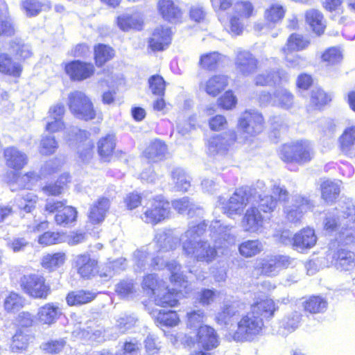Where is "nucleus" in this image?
Returning <instances> with one entry per match:
<instances>
[{
	"label": "nucleus",
	"mask_w": 355,
	"mask_h": 355,
	"mask_svg": "<svg viewBox=\"0 0 355 355\" xmlns=\"http://www.w3.org/2000/svg\"><path fill=\"white\" fill-rule=\"evenodd\" d=\"M245 305L241 302H234L226 305L216 316L218 323L232 327V322L241 319L237 322V329L234 331L233 338L236 341L250 340L254 336L259 334L263 328L262 318L256 315L254 312L250 311L245 315H243Z\"/></svg>",
	"instance_id": "obj_1"
},
{
	"label": "nucleus",
	"mask_w": 355,
	"mask_h": 355,
	"mask_svg": "<svg viewBox=\"0 0 355 355\" xmlns=\"http://www.w3.org/2000/svg\"><path fill=\"white\" fill-rule=\"evenodd\" d=\"M206 225L203 223L196 224L191 222L189 229L181 236L183 253L198 261L211 263L217 256L215 247L206 241L199 239L204 234Z\"/></svg>",
	"instance_id": "obj_2"
},
{
	"label": "nucleus",
	"mask_w": 355,
	"mask_h": 355,
	"mask_svg": "<svg viewBox=\"0 0 355 355\" xmlns=\"http://www.w3.org/2000/svg\"><path fill=\"white\" fill-rule=\"evenodd\" d=\"M134 258L137 266L135 270H144L149 268L159 270L166 267L171 274L170 277L171 282L180 287H187V281L180 272L181 266L175 261L166 262L159 257L153 258L144 250H137L134 253Z\"/></svg>",
	"instance_id": "obj_3"
},
{
	"label": "nucleus",
	"mask_w": 355,
	"mask_h": 355,
	"mask_svg": "<svg viewBox=\"0 0 355 355\" xmlns=\"http://www.w3.org/2000/svg\"><path fill=\"white\" fill-rule=\"evenodd\" d=\"M314 155L311 142L298 140L282 146L280 150L281 159L285 162L304 164L310 162Z\"/></svg>",
	"instance_id": "obj_4"
},
{
	"label": "nucleus",
	"mask_w": 355,
	"mask_h": 355,
	"mask_svg": "<svg viewBox=\"0 0 355 355\" xmlns=\"http://www.w3.org/2000/svg\"><path fill=\"white\" fill-rule=\"evenodd\" d=\"M19 285L24 293L34 299L46 300L51 292L50 285L39 274L24 275L20 278Z\"/></svg>",
	"instance_id": "obj_5"
},
{
	"label": "nucleus",
	"mask_w": 355,
	"mask_h": 355,
	"mask_svg": "<svg viewBox=\"0 0 355 355\" xmlns=\"http://www.w3.org/2000/svg\"><path fill=\"white\" fill-rule=\"evenodd\" d=\"M68 106L71 114L79 119L88 121L96 116L93 103L82 92L74 91L69 94Z\"/></svg>",
	"instance_id": "obj_6"
},
{
	"label": "nucleus",
	"mask_w": 355,
	"mask_h": 355,
	"mask_svg": "<svg viewBox=\"0 0 355 355\" xmlns=\"http://www.w3.org/2000/svg\"><path fill=\"white\" fill-rule=\"evenodd\" d=\"M180 339L182 343L189 347H194L197 345L198 347L207 351L217 347L219 344L217 333L214 329L207 325L199 327L196 338L184 335Z\"/></svg>",
	"instance_id": "obj_7"
},
{
	"label": "nucleus",
	"mask_w": 355,
	"mask_h": 355,
	"mask_svg": "<svg viewBox=\"0 0 355 355\" xmlns=\"http://www.w3.org/2000/svg\"><path fill=\"white\" fill-rule=\"evenodd\" d=\"M254 14V7L248 1H239L234 3L233 14L230 18V31L235 35L243 32V21L252 17Z\"/></svg>",
	"instance_id": "obj_8"
},
{
	"label": "nucleus",
	"mask_w": 355,
	"mask_h": 355,
	"mask_svg": "<svg viewBox=\"0 0 355 355\" xmlns=\"http://www.w3.org/2000/svg\"><path fill=\"white\" fill-rule=\"evenodd\" d=\"M263 123V118L260 113L254 110L245 112L239 121V128L244 135L243 140L261 132Z\"/></svg>",
	"instance_id": "obj_9"
},
{
	"label": "nucleus",
	"mask_w": 355,
	"mask_h": 355,
	"mask_svg": "<svg viewBox=\"0 0 355 355\" xmlns=\"http://www.w3.org/2000/svg\"><path fill=\"white\" fill-rule=\"evenodd\" d=\"M293 262V259L285 255H272L258 260L256 268L261 270V273L272 277L277 275L284 268H288Z\"/></svg>",
	"instance_id": "obj_10"
},
{
	"label": "nucleus",
	"mask_w": 355,
	"mask_h": 355,
	"mask_svg": "<svg viewBox=\"0 0 355 355\" xmlns=\"http://www.w3.org/2000/svg\"><path fill=\"white\" fill-rule=\"evenodd\" d=\"M169 211V202L162 197H157L141 218L144 222L155 225L168 218Z\"/></svg>",
	"instance_id": "obj_11"
},
{
	"label": "nucleus",
	"mask_w": 355,
	"mask_h": 355,
	"mask_svg": "<svg viewBox=\"0 0 355 355\" xmlns=\"http://www.w3.org/2000/svg\"><path fill=\"white\" fill-rule=\"evenodd\" d=\"M249 200L250 196H248V189L241 187L235 190L229 200L223 205L222 209L229 217H232L234 215H240Z\"/></svg>",
	"instance_id": "obj_12"
},
{
	"label": "nucleus",
	"mask_w": 355,
	"mask_h": 355,
	"mask_svg": "<svg viewBox=\"0 0 355 355\" xmlns=\"http://www.w3.org/2000/svg\"><path fill=\"white\" fill-rule=\"evenodd\" d=\"M292 200L293 204L285 206L284 211L289 221L296 223L302 218L305 212L312 208L313 205L309 198L300 194L293 196Z\"/></svg>",
	"instance_id": "obj_13"
},
{
	"label": "nucleus",
	"mask_w": 355,
	"mask_h": 355,
	"mask_svg": "<svg viewBox=\"0 0 355 355\" xmlns=\"http://www.w3.org/2000/svg\"><path fill=\"white\" fill-rule=\"evenodd\" d=\"M234 131H229L211 137L208 141V150L212 154H224L236 141Z\"/></svg>",
	"instance_id": "obj_14"
},
{
	"label": "nucleus",
	"mask_w": 355,
	"mask_h": 355,
	"mask_svg": "<svg viewBox=\"0 0 355 355\" xmlns=\"http://www.w3.org/2000/svg\"><path fill=\"white\" fill-rule=\"evenodd\" d=\"M65 71L71 80L80 81L92 76L94 67L91 63L76 60L66 64Z\"/></svg>",
	"instance_id": "obj_15"
},
{
	"label": "nucleus",
	"mask_w": 355,
	"mask_h": 355,
	"mask_svg": "<svg viewBox=\"0 0 355 355\" xmlns=\"http://www.w3.org/2000/svg\"><path fill=\"white\" fill-rule=\"evenodd\" d=\"M3 156L6 166L15 171L22 169L28 162L27 155L14 146L6 148L4 150Z\"/></svg>",
	"instance_id": "obj_16"
},
{
	"label": "nucleus",
	"mask_w": 355,
	"mask_h": 355,
	"mask_svg": "<svg viewBox=\"0 0 355 355\" xmlns=\"http://www.w3.org/2000/svg\"><path fill=\"white\" fill-rule=\"evenodd\" d=\"M73 132L78 144V153L83 162L90 159L93 155V142L88 139L89 133L85 130L74 128Z\"/></svg>",
	"instance_id": "obj_17"
},
{
	"label": "nucleus",
	"mask_w": 355,
	"mask_h": 355,
	"mask_svg": "<svg viewBox=\"0 0 355 355\" xmlns=\"http://www.w3.org/2000/svg\"><path fill=\"white\" fill-rule=\"evenodd\" d=\"M241 224L245 231L257 232L263 227V218L259 209L252 206L246 210Z\"/></svg>",
	"instance_id": "obj_18"
},
{
	"label": "nucleus",
	"mask_w": 355,
	"mask_h": 355,
	"mask_svg": "<svg viewBox=\"0 0 355 355\" xmlns=\"http://www.w3.org/2000/svg\"><path fill=\"white\" fill-rule=\"evenodd\" d=\"M62 314L61 309L53 303H46L38 309L36 320L49 326L54 324Z\"/></svg>",
	"instance_id": "obj_19"
},
{
	"label": "nucleus",
	"mask_w": 355,
	"mask_h": 355,
	"mask_svg": "<svg viewBox=\"0 0 355 355\" xmlns=\"http://www.w3.org/2000/svg\"><path fill=\"white\" fill-rule=\"evenodd\" d=\"M154 241L158 252H168L175 249L181 239L171 230H161L156 234Z\"/></svg>",
	"instance_id": "obj_20"
},
{
	"label": "nucleus",
	"mask_w": 355,
	"mask_h": 355,
	"mask_svg": "<svg viewBox=\"0 0 355 355\" xmlns=\"http://www.w3.org/2000/svg\"><path fill=\"white\" fill-rule=\"evenodd\" d=\"M235 64L236 69L243 76L254 73L257 68V60L248 51L237 53Z\"/></svg>",
	"instance_id": "obj_21"
},
{
	"label": "nucleus",
	"mask_w": 355,
	"mask_h": 355,
	"mask_svg": "<svg viewBox=\"0 0 355 355\" xmlns=\"http://www.w3.org/2000/svg\"><path fill=\"white\" fill-rule=\"evenodd\" d=\"M171 42V31L168 28L157 27L149 40V46L153 51H162Z\"/></svg>",
	"instance_id": "obj_22"
},
{
	"label": "nucleus",
	"mask_w": 355,
	"mask_h": 355,
	"mask_svg": "<svg viewBox=\"0 0 355 355\" xmlns=\"http://www.w3.org/2000/svg\"><path fill=\"white\" fill-rule=\"evenodd\" d=\"M78 273L83 278H90L98 272L97 261L88 254H80L76 259Z\"/></svg>",
	"instance_id": "obj_23"
},
{
	"label": "nucleus",
	"mask_w": 355,
	"mask_h": 355,
	"mask_svg": "<svg viewBox=\"0 0 355 355\" xmlns=\"http://www.w3.org/2000/svg\"><path fill=\"white\" fill-rule=\"evenodd\" d=\"M277 310V307L274 301L268 297H258L252 305L250 311L254 312L256 315L264 318H272L274 313Z\"/></svg>",
	"instance_id": "obj_24"
},
{
	"label": "nucleus",
	"mask_w": 355,
	"mask_h": 355,
	"mask_svg": "<svg viewBox=\"0 0 355 355\" xmlns=\"http://www.w3.org/2000/svg\"><path fill=\"white\" fill-rule=\"evenodd\" d=\"M316 243L314 230L310 228L304 229L293 237V245L297 250L311 248Z\"/></svg>",
	"instance_id": "obj_25"
},
{
	"label": "nucleus",
	"mask_w": 355,
	"mask_h": 355,
	"mask_svg": "<svg viewBox=\"0 0 355 355\" xmlns=\"http://www.w3.org/2000/svg\"><path fill=\"white\" fill-rule=\"evenodd\" d=\"M227 85V77L224 75H216L209 78L205 84L200 87L204 89L209 95L216 96Z\"/></svg>",
	"instance_id": "obj_26"
},
{
	"label": "nucleus",
	"mask_w": 355,
	"mask_h": 355,
	"mask_svg": "<svg viewBox=\"0 0 355 355\" xmlns=\"http://www.w3.org/2000/svg\"><path fill=\"white\" fill-rule=\"evenodd\" d=\"M287 79L288 75L284 71H266L257 75L254 81L256 85L265 86L286 81Z\"/></svg>",
	"instance_id": "obj_27"
},
{
	"label": "nucleus",
	"mask_w": 355,
	"mask_h": 355,
	"mask_svg": "<svg viewBox=\"0 0 355 355\" xmlns=\"http://www.w3.org/2000/svg\"><path fill=\"white\" fill-rule=\"evenodd\" d=\"M110 207V200L106 198H100L90 208L89 218L93 223L102 222Z\"/></svg>",
	"instance_id": "obj_28"
},
{
	"label": "nucleus",
	"mask_w": 355,
	"mask_h": 355,
	"mask_svg": "<svg viewBox=\"0 0 355 355\" xmlns=\"http://www.w3.org/2000/svg\"><path fill=\"white\" fill-rule=\"evenodd\" d=\"M166 144L160 140L152 141L144 152V156L153 162L162 160L166 154Z\"/></svg>",
	"instance_id": "obj_29"
},
{
	"label": "nucleus",
	"mask_w": 355,
	"mask_h": 355,
	"mask_svg": "<svg viewBox=\"0 0 355 355\" xmlns=\"http://www.w3.org/2000/svg\"><path fill=\"white\" fill-rule=\"evenodd\" d=\"M96 297V293L89 291L79 290L68 293L66 300L69 306H79L92 302Z\"/></svg>",
	"instance_id": "obj_30"
},
{
	"label": "nucleus",
	"mask_w": 355,
	"mask_h": 355,
	"mask_svg": "<svg viewBox=\"0 0 355 355\" xmlns=\"http://www.w3.org/2000/svg\"><path fill=\"white\" fill-rule=\"evenodd\" d=\"M78 212L71 206H65L55 216V221L57 225L62 227H69L73 224L77 218Z\"/></svg>",
	"instance_id": "obj_31"
},
{
	"label": "nucleus",
	"mask_w": 355,
	"mask_h": 355,
	"mask_svg": "<svg viewBox=\"0 0 355 355\" xmlns=\"http://www.w3.org/2000/svg\"><path fill=\"white\" fill-rule=\"evenodd\" d=\"M158 7L159 12L166 20H175L181 16V10L171 0H160Z\"/></svg>",
	"instance_id": "obj_32"
},
{
	"label": "nucleus",
	"mask_w": 355,
	"mask_h": 355,
	"mask_svg": "<svg viewBox=\"0 0 355 355\" xmlns=\"http://www.w3.org/2000/svg\"><path fill=\"white\" fill-rule=\"evenodd\" d=\"M302 314L298 311H292L288 313L280 322V329L282 334L294 331L298 328L302 320Z\"/></svg>",
	"instance_id": "obj_33"
},
{
	"label": "nucleus",
	"mask_w": 355,
	"mask_h": 355,
	"mask_svg": "<svg viewBox=\"0 0 355 355\" xmlns=\"http://www.w3.org/2000/svg\"><path fill=\"white\" fill-rule=\"evenodd\" d=\"M263 250V246L259 240H247L239 245V251L241 255L249 258L256 256Z\"/></svg>",
	"instance_id": "obj_34"
},
{
	"label": "nucleus",
	"mask_w": 355,
	"mask_h": 355,
	"mask_svg": "<svg viewBox=\"0 0 355 355\" xmlns=\"http://www.w3.org/2000/svg\"><path fill=\"white\" fill-rule=\"evenodd\" d=\"M310 42L297 33L291 34L287 40L285 46L282 49L283 53L293 51H302L306 49Z\"/></svg>",
	"instance_id": "obj_35"
},
{
	"label": "nucleus",
	"mask_w": 355,
	"mask_h": 355,
	"mask_svg": "<svg viewBox=\"0 0 355 355\" xmlns=\"http://www.w3.org/2000/svg\"><path fill=\"white\" fill-rule=\"evenodd\" d=\"M179 295L180 293L178 292L171 293L164 286V288H162L160 292L155 297V302L157 305L161 306H175L178 304Z\"/></svg>",
	"instance_id": "obj_36"
},
{
	"label": "nucleus",
	"mask_w": 355,
	"mask_h": 355,
	"mask_svg": "<svg viewBox=\"0 0 355 355\" xmlns=\"http://www.w3.org/2000/svg\"><path fill=\"white\" fill-rule=\"evenodd\" d=\"M322 197L326 202H333L340 192L339 182L325 180L321 184Z\"/></svg>",
	"instance_id": "obj_37"
},
{
	"label": "nucleus",
	"mask_w": 355,
	"mask_h": 355,
	"mask_svg": "<svg viewBox=\"0 0 355 355\" xmlns=\"http://www.w3.org/2000/svg\"><path fill=\"white\" fill-rule=\"evenodd\" d=\"M21 71V66L13 62L6 53L0 55V72L15 77L19 76Z\"/></svg>",
	"instance_id": "obj_38"
},
{
	"label": "nucleus",
	"mask_w": 355,
	"mask_h": 355,
	"mask_svg": "<svg viewBox=\"0 0 355 355\" xmlns=\"http://www.w3.org/2000/svg\"><path fill=\"white\" fill-rule=\"evenodd\" d=\"M322 14L317 10H310L306 13V21L318 35L324 32L325 25Z\"/></svg>",
	"instance_id": "obj_39"
},
{
	"label": "nucleus",
	"mask_w": 355,
	"mask_h": 355,
	"mask_svg": "<svg viewBox=\"0 0 355 355\" xmlns=\"http://www.w3.org/2000/svg\"><path fill=\"white\" fill-rule=\"evenodd\" d=\"M115 144V136L112 134H108L101 138L98 142L99 155L105 159L109 158L113 153Z\"/></svg>",
	"instance_id": "obj_40"
},
{
	"label": "nucleus",
	"mask_w": 355,
	"mask_h": 355,
	"mask_svg": "<svg viewBox=\"0 0 355 355\" xmlns=\"http://www.w3.org/2000/svg\"><path fill=\"white\" fill-rule=\"evenodd\" d=\"M171 178L178 191H187L191 186L190 178L182 168L173 169L171 172Z\"/></svg>",
	"instance_id": "obj_41"
},
{
	"label": "nucleus",
	"mask_w": 355,
	"mask_h": 355,
	"mask_svg": "<svg viewBox=\"0 0 355 355\" xmlns=\"http://www.w3.org/2000/svg\"><path fill=\"white\" fill-rule=\"evenodd\" d=\"M165 282L158 280L155 275H148L144 279L142 283L143 289L148 295H157L162 288H164Z\"/></svg>",
	"instance_id": "obj_42"
},
{
	"label": "nucleus",
	"mask_w": 355,
	"mask_h": 355,
	"mask_svg": "<svg viewBox=\"0 0 355 355\" xmlns=\"http://www.w3.org/2000/svg\"><path fill=\"white\" fill-rule=\"evenodd\" d=\"M354 254L345 250H338L334 255V264L338 268L348 270L354 263Z\"/></svg>",
	"instance_id": "obj_43"
},
{
	"label": "nucleus",
	"mask_w": 355,
	"mask_h": 355,
	"mask_svg": "<svg viewBox=\"0 0 355 355\" xmlns=\"http://www.w3.org/2000/svg\"><path fill=\"white\" fill-rule=\"evenodd\" d=\"M327 306L326 300L319 296H312L303 302L304 310L310 313H322L326 310Z\"/></svg>",
	"instance_id": "obj_44"
},
{
	"label": "nucleus",
	"mask_w": 355,
	"mask_h": 355,
	"mask_svg": "<svg viewBox=\"0 0 355 355\" xmlns=\"http://www.w3.org/2000/svg\"><path fill=\"white\" fill-rule=\"evenodd\" d=\"M65 258L66 255L63 252H57L53 254H48L43 257L42 266L47 270H53L64 263Z\"/></svg>",
	"instance_id": "obj_45"
},
{
	"label": "nucleus",
	"mask_w": 355,
	"mask_h": 355,
	"mask_svg": "<svg viewBox=\"0 0 355 355\" xmlns=\"http://www.w3.org/2000/svg\"><path fill=\"white\" fill-rule=\"evenodd\" d=\"M285 9L279 3H272L264 12V17L267 22L277 24L284 17Z\"/></svg>",
	"instance_id": "obj_46"
},
{
	"label": "nucleus",
	"mask_w": 355,
	"mask_h": 355,
	"mask_svg": "<svg viewBox=\"0 0 355 355\" xmlns=\"http://www.w3.org/2000/svg\"><path fill=\"white\" fill-rule=\"evenodd\" d=\"M114 51L109 46L98 44L94 48V58L98 66H102L114 57Z\"/></svg>",
	"instance_id": "obj_47"
},
{
	"label": "nucleus",
	"mask_w": 355,
	"mask_h": 355,
	"mask_svg": "<svg viewBox=\"0 0 355 355\" xmlns=\"http://www.w3.org/2000/svg\"><path fill=\"white\" fill-rule=\"evenodd\" d=\"M210 228L214 234L212 236L216 240L223 239L225 241L233 240V236L230 233L231 227L230 226H223L219 220L213 221Z\"/></svg>",
	"instance_id": "obj_48"
},
{
	"label": "nucleus",
	"mask_w": 355,
	"mask_h": 355,
	"mask_svg": "<svg viewBox=\"0 0 355 355\" xmlns=\"http://www.w3.org/2000/svg\"><path fill=\"white\" fill-rule=\"evenodd\" d=\"M37 198L32 193L27 192L19 195L16 198L18 207L24 210L26 213L32 211L35 208Z\"/></svg>",
	"instance_id": "obj_49"
},
{
	"label": "nucleus",
	"mask_w": 355,
	"mask_h": 355,
	"mask_svg": "<svg viewBox=\"0 0 355 355\" xmlns=\"http://www.w3.org/2000/svg\"><path fill=\"white\" fill-rule=\"evenodd\" d=\"M293 103V95L285 89L277 90L274 96L273 105L284 109H289Z\"/></svg>",
	"instance_id": "obj_50"
},
{
	"label": "nucleus",
	"mask_w": 355,
	"mask_h": 355,
	"mask_svg": "<svg viewBox=\"0 0 355 355\" xmlns=\"http://www.w3.org/2000/svg\"><path fill=\"white\" fill-rule=\"evenodd\" d=\"M137 322V319L135 315L123 314L116 318L115 328L119 333L124 334L134 327Z\"/></svg>",
	"instance_id": "obj_51"
},
{
	"label": "nucleus",
	"mask_w": 355,
	"mask_h": 355,
	"mask_svg": "<svg viewBox=\"0 0 355 355\" xmlns=\"http://www.w3.org/2000/svg\"><path fill=\"white\" fill-rule=\"evenodd\" d=\"M25 299L16 293H10L4 300V308L7 311L14 312L24 306Z\"/></svg>",
	"instance_id": "obj_52"
},
{
	"label": "nucleus",
	"mask_w": 355,
	"mask_h": 355,
	"mask_svg": "<svg viewBox=\"0 0 355 355\" xmlns=\"http://www.w3.org/2000/svg\"><path fill=\"white\" fill-rule=\"evenodd\" d=\"M58 148V144L52 135L44 136L40 144L39 150L42 155H50L53 154Z\"/></svg>",
	"instance_id": "obj_53"
},
{
	"label": "nucleus",
	"mask_w": 355,
	"mask_h": 355,
	"mask_svg": "<svg viewBox=\"0 0 355 355\" xmlns=\"http://www.w3.org/2000/svg\"><path fill=\"white\" fill-rule=\"evenodd\" d=\"M31 336L19 330L12 337V342L11 347L12 351L17 352L18 350L26 349L29 344Z\"/></svg>",
	"instance_id": "obj_54"
},
{
	"label": "nucleus",
	"mask_w": 355,
	"mask_h": 355,
	"mask_svg": "<svg viewBox=\"0 0 355 355\" xmlns=\"http://www.w3.org/2000/svg\"><path fill=\"white\" fill-rule=\"evenodd\" d=\"M10 48L19 58L26 59L32 55L30 46L21 39L16 38L12 40L10 44Z\"/></svg>",
	"instance_id": "obj_55"
},
{
	"label": "nucleus",
	"mask_w": 355,
	"mask_h": 355,
	"mask_svg": "<svg viewBox=\"0 0 355 355\" xmlns=\"http://www.w3.org/2000/svg\"><path fill=\"white\" fill-rule=\"evenodd\" d=\"M255 199H259V207L265 213H270L277 207V200L272 196H263L259 192L254 193Z\"/></svg>",
	"instance_id": "obj_56"
},
{
	"label": "nucleus",
	"mask_w": 355,
	"mask_h": 355,
	"mask_svg": "<svg viewBox=\"0 0 355 355\" xmlns=\"http://www.w3.org/2000/svg\"><path fill=\"white\" fill-rule=\"evenodd\" d=\"M355 142V127L347 128L340 137V148L347 153Z\"/></svg>",
	"instance_id": "obj_57"
},
{
	"label": "nucleus",
	"mask_w": 355,
	"mask_h": 355,
	"mask_svg": "<svg viewBox=\"0 0 355 355\" xmlns=\"http://www.w3.org/2000/svg\"><path fill=\"white\" fill-rule=\"evenodd\" d=\"M221 58L220 55L217 52H211L203 54L200 56L199 65L206 69H214Z\"/></svg>",
	"instance_id": "obj_58"
},
{
	"label": "nucleus",
	"mask_w": 355,
	"mask_h": 355,
	"mask_svg": "<svg viewBox=\"0 0 355 355\" xmlns=\"http://www.w3.org/2000/svg\"><path fill=\"white\" fill-rule=\"evenodd\" d=\"M117 23L119 27L124 31H127L130 29H139L141 26L139 19L129 15L119 17Z\"/></svg>",
	"instance_id": "obj_59"
},
{
	"label": "nucleus",
	"mask_w": 355,
	"mask_h": 355,
	"mask_svg": "<svg viewBox=\"0 0 355 355\" xmlns=\"http://www.w3.org/2000/svg\"><path fill=\"white\" fill-rule=\"evenodd\" d=\"M3 8H0V35H12L15 33V29L7 19V12L6 6L2 3Z\"/></svg>",
	"instance_id": "obj_60"
},
{
	"label": "nucleus",
	"mask_w": 355,
	"mask_h": 355,
	"mask_svg": "<svg viewBox=\"0 0 355 355\" xmlns=\"http://www.w3.org/2000/svg\"><path fill=\"white\" fill-rule=\"evenodd\" d=\"M116 292L121 297H132L136 292L135 286L132 281H122L116 285Z\"/></svg>",
	"instance_id": "obj_61"
},
{
	"label": "nucleus",
	"mask_w": 355,
	"mask_h": 355,
	"mask_svg": "<svg viewBox=\"0 0 355 355\" xmlns=\"http://www.w3.org/2000/svg\"><path fill=\"white\" fill-rule=\"evenodd\" d=\"M157 321L165 326L173 327L178 324L180 320L176 312H162L160 310L157 315Z\"/></svg>",
	"instance_id": "obj_62"
},
{
	"label": "nucleus",
	"mask_w": 355,
	"mask_h": 355,
	"mask_svg": "<svg viewBox=\"0 0 355 355\" xmlns=\"http://www.w3.org/2000/svg\"><path fill=\"white\" fill-rule=\"evenodd\" d=\"M149 87L154 94L162 96L165 90V81L159 75L152 76L149 80Z\"/></svg>",
	"instance_id": "obj_63"
},
{
	"label": "nucleus",
	"mask_w": 355,
	"mask_h": 355,
	"mask_svg": "<svg viewBox=\"0 0 355 355\" xmlns=\"http://www.w3.org/2000/svg\"><path fill=\"white\" fill-rule=\"evenodd\" d=\"M172 205L180 214L187 212L188 214H191L195 207L193 202H190L189 199L187 197L173 200Z\"/></svg>",
	"instance_id": "obj_64"
}]
</instances>
